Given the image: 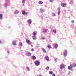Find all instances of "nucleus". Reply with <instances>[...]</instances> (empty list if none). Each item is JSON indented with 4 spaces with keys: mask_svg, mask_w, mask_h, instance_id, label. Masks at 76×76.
Wrapping results in <instances>:
<instances>
[{
    "mask_svg": "<svg viewBox=\"0 0 76 76\" xmlns=\"http://www.w3.org/2000/svg\"><path fill=\"white\" fill-rule=\"evenodd\" d=\"M34 63L36 66H39L40 64V62L38 61H37L34 62Z\"/></svg>",
    "mask_w": 76,
    "mask_h": 76,
    "instance_id": "obj_1",
    "label": "nucleus"
},
{
    "mask_svg": "<svg viewBox=\"0 0 76 76\" xmlns=\"http://www.w3.org/2000/svg\"><path fill=\"white\" fill-rule=\"evenodd\" d=\"M26 42H27V43H28V44L31 45V43H32V42H31V41L30 40H28V39H26Z\"/></svg>",
    "mask_w": 76,
    "mask_h": 76,
    "instance_id": "obj_2",
    "label": "nucleus"
},
{
    "mask_svg": "<svg viewBox=\"0 0 76 76\" xmlns=\"http://www.w3.org/2000/svg\"><path fill=\"white\" fill-rule=\"evenodd\" d=\"M67 51L66 50H65L64 52V55L65 57H66L67 56Z\"/></svg>",
    "mask_w": 76,
    "mask_h": 76,
    "instance_id": "obj_3",
    "label": "nucleus"
},
{
    "mask_svg": "<svg viewBox=\"0 0 76 76\" xmlns=\"http://www.w3.org/2000/svg\"><path fill=\"white\" fill-rule=\"evenodd\" d=\"M73 66L71 64L70 66H68V69L69 70H71V69L73 68Z\"/></svg>",
    "mask_w": 76,
    "mask_h": 76,
    "instance_id": "obj_4",
    "label": "nucleus"
},
{
    "mask_svg": "<svg viewBox=\"0 0 76 76\" xmlns=\"http://www.w3.org/2000/svg\"><path fill=\"white\" fill-rule=\"evenodd\" d=\"M64 67V65L63 64H61L60 66V68L61 69H63V68Z\"/></svg>",
    "mask_w": 76,
    "mask_h": 76,
    "instance_id": "obj_5",
    "label": "nucleus"
},
{
    "mask_svg": "<svg viewBox=\"0 0 76 76\" xmlns=\"http://www.w3.org/2000/svg\"><path fill=\"white\" fill-rule=\"evenodd\" d=\"M43 32H48V30L47 29H45V30H44Z\"/></svg>",
    "mask_w": 76,
    "mask_h": 76,
    "instance_id": "obj_6",
    "label": "nucleus"
},
{
    "mask_svg": "<svg viewBox=\"0 0 76 76\" xmlns=\"http://www.w3.org/2000/svg\"><path fill=\"white\" fill-rule=\"evenodd\" d=\"M61 5L62 6V7H65V6H66V4L64 3H62L61 4Z\"/></svg>",
    "mask_w": 76,
    "mask_h": 76,
    "instance_id": "obj_7",
    "label": "nucleus"
},
{
    "mask_svg": "<svg viewBox=\"0 0 76 76\" xmlns=\"http://www.w3.org/2000/svg\"><path fill=\"white\" fill-rule=\"evenodd\" d=\"M32 38L33 39H34V40H36V39H37V38L36 37H35V36H33Z\"/></svg>",
    "mask_w": 76,
    "mask_h": 76,
    "instance_id": "obj_8",
    "label": "nucleus"
},
{
    "mask_svg": "<svg viewBox=\"0 0 76 76\" xmlns=\"http://www.w3.org/2000/svg\"><path fill=\"white\" fill-rule=\"evenodd\" d=\"M28 23L31 24L32 23V20H29L28 21Z\"/></svg>",
    "mask_w": 76,
    "mask_h": 76,
    "instance_id": "obj_9",
    "label": "nucleus"
},
{
    "mask_svg": "<svg viewBox=\"0 0 76 76\" xmlns=\"http://www.w3.org/2000/svg\"><path fill=\"white\" fill-rule=\"evenodd\" d=\"M55 48H57L58 47V45L57 44H55Z\"/></svg>",
    "mask_w": 76,
    "mask_h": 76,
    "instance_id": "obj_10",
    "label": "nucleus"
},
{
    "mask_svg": "<svg viewBox=\"0 0 76 76\" xmlns=\"http://www.w3.org/2000/svg\"><path fill=\"white\" fill-rule=\"evenodd\" d=\"M42 50L43 53H46V50H45L44 48H42Z\"/></svg>",
    "mask_w": 76,
    "mask_h": 76,
    "instance_id": "obj_11",
    "label": "nucleus"
},
{
    "mask_svg": "<svg viewBox=\"0 0 76 76\" xmlns=\"http://www.w3.org/2000/svg\"><path fill=\"white\" fill-rule=\"evenodd\" d=\"M12 44L14 45H16V42L13 41L12 42Z\"/></svg>",
    "mask_w": 76,
    "mask_h": 76,
    "instance_id": "obj_12",
    "label": "nucleus"
},
{
    "mask_svg": "<svg viewBox=\"0 0 76 76\" xmlns=\"http://www.w3.org/2000/svg\"><path fill=\"white\" fill-rule=\"evenodd\" d=\"M42 3H43V2H42V1H40L39 2V4H42Z\"/></svg>",
    "mask_w": 76,
    "mask_h": 76,
    "instance_id": "obj_13",
    "label": "nucleus"
},
{
    "mask_svg": "<svg viewBox=\"0 0 76 76\" xmlns=\"http://www.w3.org/2000/svg\"><path fill=\"white\" fill-rule=\"evenodd\" d=\"M45 58L47 60H49V57H48V56H46L45 57Z\"/></svg>",
    "mask_w": 76,
    "mask_h": 76,
    "instance_id": "obj_14",
    "label": "nucleus"
},
{
    "mask_svg": "<svg viewBox=\"0 0 76 76\" xmlns=\"http://www.w3.org/2000/svg\"><path fill=\"white\" fill-rule=\"evenodd\" d=\"M3 18V15L1 14H0V19H1Z\"/></svg>",
    "mask_w": 76,
    "mask_h": 76,
    "instance_id": "obj_15",
    "label": "nucleus"
},
{
    "mask_svg": "<svg viewBox=\"0 0 76 76\" xmlns=\"http://www.w3.org/2000/svg\"><path fill=\"white\" fill-rule=\"evenodd\" d=\"M27 56H31V53H30L29 52H28V53Z\"/></svg>",
    "mask_w": 76,
    "mask_h": 76,
    "instance_id": "obj_16",
    "label": "nucleus"
},
{
    "mask_svg": "<svg viewBox=\"0 0 76 76\" xmlns=\"http://www.w3.org/2000/svg\"><path fill=\"white\" fill-rule=\"evenodd\" d=\"M32 57L33 59H34V60H35V59H36V58H37L36 57H35V56H32Z\"/></svg>",
    "mask_w": 76,
    "mask_h": 76,
    "instance_id": "obj_17",
    "label": "nucleus"
},
{
    "mask_svg": "<svg viewBox=\"0 0 76 76\" xmlns=\"http://www.w3.org/2000/svg\"><path fill=\"white\" fill-rule=\"evenodd\" d=\"M33 35H34V36H35L36 35V33L35 32H34L33 33Z\"/></svg>",
    "mask_w": 76,
    "mask_h": 76,
    "instance_id": "obj_18",
    "label": "nucleus"
},
{
    "mask_svg": "<svg viewBox=\"0 0 76 76\" xmlns=\"http://www.w3.org/2000/svg\"><path fill=\"white\" fill-rule=\"evenodd\" d=\"M48 47L49 48H51V46L50 45H48Z\"/></svg>",
    "mask_w": 76,
    "mask_h": 76,
    "instance_id": "obj_19",
    "label": "nucleus"
},
{
    "mask_svg": "<svg viewBox=\"0 0 76 76\" xmlns=\"http://www.w3.org/2000/svg\"><path fill=\"white\" fill-rule=\"evenodd\" d=\"M26 12H25V11H23L22 12V14H23V15H25Z\"/></svg>",
    "mask_w": 76,
    "mask_h": 76,
    "instance_id": "obj_20",
    "label": "nucleus"
},
{
    "mask_svg": "<svg viewBox=\"0 0 76 76\" xmlns=\"http://www.w3.org/2000/svg\"><path fill=\"white\" fill-rule=\"evenodd\" d=\"M52 15L53 16H56V14L55 13H52Z\"/></svg>",
    "mask_w": 76,
    "mask_h": 76,
    "instance_id": "obj_21",
    "label": "nucleus"
},
{
    "mask_svg": "<svg viewBox=\"0 0 76 76\" xmlns=\"http://www.w3.org/2000/svg\"><path fill=\"white\" fill-rule=\"evenodd\" d=\"M40 11L41 12V13H42V12H44V10H43L42 9H41L40 10Z\"/></svg>",
    "mask_w": 76,
    "mask_h": 76,
    "instance_id": "obj_22",
    "label": "nucleus"
},
{
    "mask_svg": "<svg viewBox=\"0 0 76 76\" xmlns=\"http://www.w3.org/2000/svg\"><path fill=\"white\" fill-rule=\"evenodd\" d=\"M19 45H20V46H22V45H23L22 43V42H20Z\"/></svg>",
    "mask_w": 76,
    "mask_h": 76,
    "instance_id": "obj_23",
    "label": "nucleus"
},
{
    "mask_svg": "<svg viewBox=\"0 0 76 76\" xmlns=\"http://www.w3.org/2000/svg\"><path fill=\"white\" fill-rule=\"evenodd\" d=\"M19 13V11L18 10H16L15 12V14H16L17 13Z\"/></svg>",
    "mask_w": 76,
    "mask_h": 76,
    "instance_id": "obj_24",
    "label": "nucleus"
},
{
    "mask_svg": "<svg viewBox=\"0 0 76 76\" xmlns=\"http://www.w3.org/2000/svg\"><path fill=\"white\" fill-rule=\"evenodd\" d=\"M49 73L50 75H52L53 74V73L52 71H49Z\"/></svg>",
    "mask_w": 76,
    "mask_h": 76,
    "instance_id": "obj_25",
    "label": "nucleus"
},
{
    "mask_svg": "<svg viewBox=\"0 0 76 76\" xmlns=\"http://www.w3.org/2000/svg\"><path fill=\"white\" fill-rule=\"evenodd\" d=\"M53 32L54 33H56L57 32V31H56V30H53Z\"/></svg>",
    "mask_w": 76,
    "mask_h": 76,
    "instance_id": "obj_26",
    "label": "nucleus"
},
{
    "mask_svg": "<svg viewBox=\"0 0 76 76\" xmlns=\"http://www.w3.org/2000/svg\"><path fill=\"white\" fill-rule=\"evenodd\" d=\"M22 2L23 3H25V0H23V1H22Z\"/></svg>",
    "mask_w": 76,
    "mask_h": 76,
    "instance_id": "obj_27",
    "label": "nucleus"
},
{
    "mask_svg": "<svg viewBox=\"0 0 76 76\" xmlns=\"http://www.w3.org/2000/svg\"><path fill=\"white\" fill-rule=\"evenodd\" d=\"M46 69L47 70H48V69H49V67H48V66H47V67L46 68Z\"/></svg>",
    "mask_w": 76,
    "mask_h": 76,
    "instance_id": "obj_28",
    "label": "nucleus"
},
{
    "mask_svg": "<svg viewBox=\"0 0 76 76\" xmlns=\"http://www.w3.org/2000/svg\"><path fill=\"white\" fill-rule=\"evenodd\" d=\"M58 15H60V11H58Z\"/></svg>",
    "mask_w": 76,
    "mask_h": 76,
    "instance_id": "obj_29",
    "label": "nucleus"
},
{
    "mask_svg": "<svg viewBox=\"0 0 76 76\" xmlns=\"http://www.w3.org/2000/svg\"><path fill=\"white\" fill-rule=\"evenodd\" d=\"M41 39H42L43 40V39H45V38L44 37H42L41 38Z\"/></svg>",
    "mask_w": 76,
    "mask_h": 76,
    "instance_id": "obj_30",
    "label": "nucleus"
},
{
    "mask_svg": "<svg viewBox=\"0 0 76 76\" xmlns=\"http://www.w3.org/2000/svg\"><path fill=\"white\" fill-rule=\"evenodd\" d=\"M73 66H74V67H76V64H73Z\"/></svg>",
    "mask_w": 76,
    "mask_h": 76,
    "instance_id": "obj_31",
    "label": "nucleus"
},
{
    "mask_svg": "<svg viewBox=\"0 0 76 76\" xmlns=\"http://www.w3.org/2000/svg\"><path fill=\"white\" fill-rule=\"evenodd\" d=\"M52 76H56V75H55V74H53L52 75Z\"/></svg>",
    "mask_w": 76,
    "mask_h": 76,
    "instance_id": "obj_32",
    "label": "nucleus"
},
{
    "mask_svg": "<svg viewBox=\"0 0 76 76\" xmlns=\"http://www.w3.org/2000/svg\"><path fill=\"white\" fill-rule=\"evenodd\" d=\"M27 14H28V12H26L25 13L26 15H27Z\"/></svg>",
    "mask_w": 76,
    "mask_h": 76,
    "instance_id": "obj_33",
    "label": "nucleus"
},
{
    "mask_svg": "<svg viewBox=\"0 0 76 76\" xmlns=\"http://www.w3.org/2000/svg\"><path fill=\"white\" fill-rule=\"evenodd\" d=\"M58 10H60V8H58Z\"/></svg>",
    "mask_w": 76,
    "mask_h": 76,
    "instance_id": "obj_34",
    "label": "nucleus"
},
{
    "mask_svg": "<svg viewBox=\"0 0 76 76\" xmlns=\"http://www.w3.org/2000/svg\"><path fill=\"white\" fill-rule=\"evenodd\" d=\"M31 51H34V49H31Z\"/></svg>",
    "mask_w": 76,
    "mask_h": 76,
    "instance_id": "obj_35",
    "label": "nucleus"
},
{
    "mask_svg": "<svg viewBox=\"0 0 76 76\" xmlns=\"http://www.w3.org/2000/svg\"><path fill=\"white\" fill-rule=\"evenodd\" d=\"M53 0H50V2H52L53 1Z\"/></svg>",
    "mask_w": 76,
    "mask_h": 76,
    "instance_id": "obj_36",
    "label": "nucleus"
},
{
    "mask_svg": "<svg viewBox=\"0 0 76 76\" xmlns=\"http://www.w3.org/2000/svg\"><path fill=\"white\" fill-rule=\"evenodd\" d=\"M74 20H72V23H74Z\"/></svg>",
    "mask_w": 76,
    "mask_h": 76,
    "instance_id": "obj_37",
    "label": "nucleus"
},
{
    "mask_svg": "<svg viewBox=\"0 0 76 76\" xmlns=\"http://www.w3.org/2000/svg\"><path fill=\"white\" fill-rule=\"evenodd\" d=\"M71 73V72H70V71H69V73H68V74L69 75V74H70V73Z\"/></svg>",
    "mask_w": 76,
    "mask_h": 76,
    "instance_id": "obj_38",
    "label": "nucleus"
},
{
    "mask_svg": "<svg viewBox=\"0 0 76 76\" xmlns=\"http://www.w3.org/2000/svg\"><path fill=\"white\" fill-rule=\"evenodd\" d=\"M7 53H9V52L8 51H7Z\"/></svg>",
    "mask_w": 76,
    "mask_h": 76,
    "instance_id": "obj_39",
    "label": "nucleus"
},
{
    "mask_svg": "<svg viewBox=\"0 0 76 76\" xmlns=\"http://www.w3.org/2000/svg\"><path fill=\"white\" fill-rule=\"evenodd\" d=\"M6 1H9V0H6Z\"/></svg>",
    "mask_w": 76,
    "mask_h": 76,
    "instance_id": "obj_40",
    "label": "nucleus"
},
{
    "mask_svg": "<svg viewBox=\"0 0 76 76\" xmlns=\"http://www.w3.org/2000/svg\"><path fill=\"white\" fill-rule=\"evenodd\" d=\"M0 42H1V41H0Z\"/></svg>",
    "mask_w": 76,
    "mask_h": 76,
    "instance_id": "obj_41",
    "label": "nucleus"
}]
</instances>
